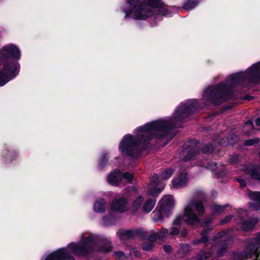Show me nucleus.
<instances>
[{"label": "nucleus", "instance_id": "11", "mask_svg": "<svg viewBox=\"0 0 260 260\" xmlns=\"http://www.w3.org/2000/svg\"><path fill=\"white\" fill-rule=\"evenodd\" d=\"M111 209L119 213L127 211L129 209L127 200L122 197L114 199L111 203Z\"/></svg>", "mask_w": 260, "mask_h": 260}, {"label": "nucleus", "instance_id": "22", "mask_svg": "<svg viewBox=\"0 0 260 260\" xmlns=\"http://www.w3.org/2000/svg\"><path fill=\"white\" fill-rule=\"evenodd\" d=\"M144 202V199L142 196H138L133 201L131 208L132 212H136L142 205V203Z\"/></svg>", "mask_w": 260, "mask_h": 260}, {"label": "nucleus", "instance_id": "39", "mask_svg": "<svg viewBox=\"0 0 260 260\" xmlns=\"http://www.w3.org/2000/svg\"><path fill=\"white\" fill-rule=\"evenodd\" d=\"M187 234V229H183L181 232H180V235H181V236H185Z\"/></svg>", "mask_w": 260, "mask_h": 260}, {"label": "nucleus", "instance_id": "19", "mask_svg": "<svg viewBox=\"0 0 260 260\" xmlns=\"http://www.w3.org/2000/svg\"><path fill=\"white\" fill-rule=\"evenodd\" d=\"M107 203L104 199L100 198L95 201L93 204V211L98 213H102L106 210Z\"/></svg>", "mask_w": 260, "mask_h": 260}, {"label": "nucleus", "instance_id": "14", "mask_svg": "<svg viewBox=\"0 0 260 260\" xmlns=\"http://www.w3.org/2000/svg\"><path fill=\"white\" fill-rule=\"evenodd\" d=\"M188 179L186 172L180 173L178 177L174 178L172 181V185L174 188H178L185 186L188 183Z\"/></svg>", "mask_w": 260, "mask_h": 260}, {"label": "nucleus", "instance_id": "16", "mask_svg": "<svg viewBox=\"0 0 260 260\" xmlns=\"http://www.w3.org/2000/svg\"><path fill=\"white\" fill-rule=\"evenodd\" d=\"M237 223L241 224V228L245 231H248L254 227L258 222V219L256 217L250 218L248 220L244 221L241 217L234 218Z\"/></svg>", "mask_w": 260, "mask_h": 260}, {"label": "nucleus", "instance_id": "26", "mask_svg": "<svg viewBox=\"0 0 260 260\" xmlns=\"http://www.w3.org/2000/svg\"><path fill=\"white\" fill-rule=\"evenodd\" d=\"M199 2V0H185L183 3V8L190 10L195 8Z\"/></svg>", "mask_w": 260, "mask_h": 260}, {"label": "nucleus", "instance_id": "37", "mask_svg": "<svg viewBox=\"0 0 260 260\" xmlns=\"http://www.w3.org/2000/svg\"><path fill=\"white\" fill-rule=\"evenodd\" d=\"M237 180L241 187H244L246 185V182L244 180L241 178H238Z\"/></svg>", "mask_w": 260, "mask_h": 260}, {"label": "nucleus", "instance_id": "41", "mask_svg": "<svg viewBox=\"0 0 260 260\" xmlns=\"http://www.w3.org/2000/svg\"><path fill=\"white\" fill-rule=\"evenodd\" d=\"M255 122H256V124L257 126L260 125V117L257 118V119L256 120Z\"/></svg>", "mask_w": 260, "mask_h": 260}, {"label": "nucleus", "instance_id": "9", "mask_svg": "<svg viewBox=\"0 0 260 260\" xmlns=\"http://www.w3.org/2000/svg\"><path fill=\"white\" fill-rule=\"evenodd\" d=\"M133 179V174L124 173L122 174L119 170H115L111 172L107 176L108 183L113 186H117L124 181L126 182H131Z\"/></svg>", "mask_w": 260, "mask_h": 260}, {"label": "nucleus", "instance_id": "4", "mask_svg": "<svg viewBox=\"0 0 260 260\" xmlns=\"http://www.w3.org/2000/svg\"><path fill=\"white\" fill-rule=\"evenodd\" d=\"M20 57V50L14 44L5 45L0 49V86L18 75L20 69L18 60Z\"/></svg>", "mask_w": 260, "mask_h": 260}, {"label": "nucleus", "instance_id": "35", "mask_svg": "<svg viewBox=\"0 0 260 260\" xmlns=\"http://www.w3.org/2000/svg\"><path fill=\"white\" fill-rule=\"evenodd\" d=\"M114 256L116 260L123 259L125 256L124 253L121 251H117L114 253Z\"/></svg>", "mask_w": 260, "mask_h": 260}, {"label": "nucleus", "instance_id": "32", "mask_svg": "<svg viewBox=\"0 0 260 260\" xmlns=\"http://www.w3.org/2000/svg\"><path fill=\"white\" fill-rule=\"evenodd\" d=\"M259 141V139L257 138H255L253 139H251L249 140H246L244 142V145L246 146H253L255 144H257Z\"/></svg>", "mask_w": 260, "mask_h": 260}, {"label": "nucleus", "instance_id": "18", "mask_svg": "<svg viewBox=\"0 0 260 260\" xmlns=\"http://www.w3.org/2000/svg\"><path fill=\"white\" fill-rule=\"evenodd\" d=\"M2 154L4 161L6 162H10L16 160L18 155L16 151L14 150L10 151L7 149H4Z\"/></svg>", "mask_w": 260, "mask_h": 260}, {"label": "nucleus", "instance_id": "5", "mask_svg": "<svg viewBox=\"0 0 260 260\" xmlns=\"http://www.w3.org/2000/svg\"><path fill=\"white\" fill-rule=\"evenodd\" d=\"M205 211L203 203L198 201L192 200L189 201L185 205L183 215H178L173 222V226L168 231V235L171 236L179 234L180 227L183 221L189 224H194L200 221V217Z\"/></svg>", "mask_w": 260, "mask_h": 260}, {"label": "nucleus", "instance_id": "30", "mask_svg": "<svg viewBox=\"0 0 260 260\" xmlns=\"http://www.w3.org/2000/svg\"><path fill=\"white\" fill-rule=\"evenodd\" d=\"M109 159V154L107 153H104L103 154L100 159V161L98 165L99 169H102L105 165L108 162Z\"/></svg>", "mask_w": 260, "mask_h": 260}, {"label": "nucleus", "instance_id": "43", "mask_svg": "<svg viewBox=\"0 0 260 260\" xmlns=\"http://www.w3.org/2000/svg\"><path fill=\"white\" fill-rule=\"evenodd\" d=\"M251 97H247V98H245V99L248 100H251Z\"/></svg>", "mask_w": 260, "mask_h": 260}, {"label": "nucleus", "instance_id": "2", "mask_svg": "<svg viewBox=\"0 0 260 260\" xmlns=\"http://www.w3.org/2000/svg\"><path fill=\"white\" fill-rule=\"evenodd\" d=\"M111 249V245L107 239L90 233H84L81 235V242L71 243L67 247L45 254L41 260H75L70 255L69 250L75 255L84 256L93 251L107 253Z\"/></svg>", "mask_w": 260, "mask_h": 260}, {"label": "nucleus", "instance_id": "6", "mask_svg": "<svg viewBox=\"0 0 260 260\" xmlns=\"http://www.w3.org/2000/svg\"><path fill=\"white\" fill-rule=\"evenodd\" d=\"M232 241L231 236L229 232H222L218 234L213 239L212 251L206 253L204 250H201L197 255V257L199 260H203L212 256L213 249H217V254L218 256H222L226 252L229 244Z\"/></svg>", "mask_w": 260, "mask_h": 260}, {"label": "nucleus", "instance_id": "42", "mask_svg": "<svg viewBox=\"0 0 260 260\" xmlns=\"http://www.w3.org/2000/svg\"><path fill=\"white\" fill-rule=\"evenodd\" d=\"M239 257H240V256H239V255H235L234 256V259H238V258H239Z\"/></svg>", "mask_w": 260, "mask_h": 260}, {"label": "nucleus", "instance_id": "12", "mask_svg": "<svg viewBox=\"0 0 260 260\" xmlns=\"http://www.w3.org/2000/svg\"><path fill=\"white\" fill-rule=\"evenodd\" d=\"M181 155L183 156V161L198 159L201 157L200 154L197 152L195 147L186 148L182 150Z\"/></svg>", "mask_w": 260, "mask_h": 260}, {"label": "nucleus", "instance_id": "38", "mask_svg": "<svg viewBox=\"0 0 260 260\" xmlns=\"http://www.w3.org/2000/svg\"><path fill=\"white\" fill-rule=\"evenodd\" d=\"M164 249L166 252L169 253L171 251L172 248L171 246L166 245H164Z\"/></svg>", "mask_w": 260, "mask_h": 260}, {"label": "nucleus", "instance_id": "7", "mask_svg": "<svg viewBox=\"0 0 260 260\" xmlns=\"http://www.w3.org/2000/svg\"><path fill=\"white\" fill-rule=\"evenodd\" d=\"M174 206V201L171 196H164L158 202V206L152 214L154 219L161 221L165 216H168L169 213Z\"/></svg>", "mask_w": 260, "mask_h": 260}, {"label": "nucleus", "instance_id": "13", "mask_svg": "<svg viewBox=\"0 0 260 260\" xmlns=\"http://www.w3.org/2000/svg\"><path fill=\"white\" fill-rule=\"evenodd\" d=\"M247 196L250 200L254 203H249V207L254 210H260V191H248Z\"/></svg>", "mask_w": 260, "mask_h": 260}, {"label": "nucleus", "instance_id": "20", "mask_svg": "<svg viewBox=\"0 0 260 260\" xmlns=\"http://www.w3.org/2000/svg\"><path fill=\"white\" fill-rule=\"evenodd\" d=\"M135 235H136L135 232L134 231H131V230H127V231L119 230L117 232V236L122 241H125L127 239H129L134 237L135 236Z\"/></svg>", "mask_w": 260, "mask_h": 260}, {"label": "nucleus", "instance_id": "46", "mask_svg": "<svg viewBox=\"0 0 260 260\" xmlns=\"http://www.w3.org/2000/svg\"><path fill=\"white\" fill-rule=\"evenodd\" d=\"M258 155H259V156L260 157V151H259V152H258Z\"/></svg>", "mask_w": 260, "mask_h": 260}, {"label": "nucleus", "instance_id": "17", "mask_svg": "<svg viewBox=\"0 0 260 260\" xmlns=\"http://www.w3.org/2000/svg\"><path fill=\"white\" fill-rule=\"evenodd\" d=\"M168 230L166 228H162L160 231L152 232L148 236V239L150 242H154L157 238L162 239L167 237Z\"/></svg>", "mask_w": 260, "mask_h": 260}, {"label": "nucleus", "instance_id": "24", "mask_svg": "<svg viewBox=\"0 0 260 260\" xmlns=\"http://www.w3.org/2000/svg\"><path fill=\"white\" fill-rule=\"evenodd\" d=\"M115 217L111 213H109L103 217L102 224L105 226L112 225L115 223Z\"/></svg>", "mask_w": 260, "mask_h": 260}, {"label": "nucleus", "instance_id": "1", "mask_svg": "<svg viewBox=\"0 0 260 260\" xmlns=\"http://www.w3.org/2000/svg\"><path fill=\"white\" fill-rule=\"evenodd\" d=\"M227 99V79L215 85L206 88L203 93V106L196 100H189L178 106L173 115L159 119L141 126L136 130V135L126 134L119 144V151L123 155L137 157L153 138L161 139L179 123L198 108L209 104L219 105Z\"/></svg>", "mask_w": 260, "mask_h": 260}, {"label": "nucleus", "instance_id": "31", "mask_svg": "<svg viewBox=\"0 0 260 260\" xmlns=\"http://www.w3.org/2000/svg\"><path fill=\"white\" fill-rule=\"evenodd\" d=\"M174 171L172 169H167L161 174V179L167 180L169 179L173 174Z\"/></svg>", "mask_w": 260, "mask_h": 260}, {"label": "nucleus", "instance_id": "27", "mask_svg": "<svg viewBox=\"0 0 260 260\" xmlns=\"http://www.w3.org/2000/svg\"><path fill=\"white\" fill-rule=\"evenodd\" d=\"M197 165L202 167L214 170L216 168V164L213 162H208L206 159L201 160L197 164Z\"/></svg>", "mask_w": 260, "mask_h": 260}, {"label": "nucleus", "instance_id": "33", "mask_svg": "<svg viewBox=\"0 0 260 260\" xmlns=\"http://www.w3.org/2000/svg\"><path fill=\"white\" fill-rule=\"evenodd\" d=\"M213 149H214V148H213L212 145H210L204 146L202 148V150L203 152H204L205 153H207L212 152L213 151Z\"/></svg>", "mask_w": 260, "mask_h": 260}, {"label": "nucleus", "instance_id": "21", "mask_svg": "<svg viewBox=\"0 0 260 260\" xmlns=\"http://www.w3.org/2000/svg\"><path fill=\"white\" fill-rule=\"evenodd\" d=\"M155 202V199L153 197L148 198L142 206L143 211L146 213L150 212L154 208Z\"/></svg>", "mask_w": 260, "mask_h": 260}, {"label": "nucleus", "instance_id": "29", "mask_svg": "<svg viewBox=\"0 0 260 260\" xmlns=\"http://www.w3.org/2000/svg\"><path fill=\"white\" fill-rule=\"evenodd\" d=\"M228 205L224 206H220L216 204H213L211 206V211L213 214H220L223 212L225 207H228Z\"/></svg>", "mask_w": 260, "mask_h": 260}, {"label": "nucleus", "instance_id": "40", "mask_svg": "<svg viewBox=\"0 0 260 260\" xmlns=\"http://www.w3.org/2000/svg\"><path fill=\"white\" fill-rule=\"evenodd\" d=\"M241 214H246V211H244V210H240V211L238 213L237 216H239Z\"/></svg>", "mask_w": 260, "mask_h": 260}, {"label": "nucleus", "instance_id": "23", "mask_svg": "<svg viewBox=\"0 0 260 260\" xmlns=\"http://www.w3.org/2000/svg\"><path fill=\"white\" fill-rule=\"evenodd\" d=\"M239 138L235 134H232L230 136V137H228L226 139H223L221 142H220V144L222 145H233L235 143L238 142Z\"/></svg>", "mask_w": 260, "mask_h": 260}, {"label": "nucleus", "instance_id": "36", "mask_svg": "<svg viewBox=\"0 0 260 260\" xmlns=\"http://www.w3.org/2000/svg\"><path fill=\"white\" fill-rule=\"evenodd\" d=\"M233 218V215H228L225 217L224 219L221 221V224H225L229 222Z\"/></svg>", "mask_w": 260, "mask_h": 260}, {"label": "nucleus", "instance_id": "28", "mask_svg": "<svg viewBox=\"0 0 260 260\" xmlns=\"http://www.w3.org/2000/svg\"><path fill=\"white\" fill-rule=\"evenodd\" d=\"M253 131V125L252 122L249 120L246 122L243 127V133L247 135H250L252 134Z\"/></svg>", "mask_w": 260, "mask_h": 260}, {"label": "nucleus", "instance_id": "15", "mask_svg": "<svg viewBox=\"0 0 260 260\" xmlns=\"http://www.w3.org/2000/svg\"><path fill=\"white\" fill-rule=\"evenodd\" d=\"M243 170L252 179L260 181V165L257 166L251 165L244 166Z\"/></svg>", "mask_w": 260, "mask_h": 260}, {"label": "nucleus", "instance_id": "25", "mask_svg": "<svg viewBox=\"0 0 260 260\" xmlns=\"http://www.w3.org/2000/svg\"><path fill=\"white\" fill-rule=\"evenodd\" d=\"M212 229V227L211 226H208L207 227H205L204 230L202 231L201 234L202 235V238L200 240H196L194 241V243L195 244H198L200 243H206L208 240V237L205 235V234L208 232V231H210Z\"/></svg>", "mask_w": 260, "mask_h": 260}, {"label": "nucleus", "instance_id": "8", "mask_svg": "<svg viewBox=\"0 0 260 260\" xmlns=\"http://www.w3.org/2000/svg\"><path fill=\"white\" fill-rule=\"evenodd\" d=\"M244 255L241 260L252 258L251 260H259L258 250L260 246V232L257 234L254 239L248 240Z\"/></svg>", "mask_w": 260, "mask_h": 260}, {"label": "nucleus", "instance_id": "45", "mask_svg": "<svg viewBox=\"0 0 260 260\" xmlns=\"http://www.w3.org/2000/svg\"><path fill=\"white\" fill-rule=\"evenodd\" d=\"M231 161H232V162H233V163H235V162H236V161H234V160H232Z\"/></svg>", "mask_w": 260, "mask_h": 260}, {"label": "nucleus", "instance_id": "10", "mask_svg": "<svg viewBox=\"0 0 260 260\" xmlns=\"http://www.w3.org/2000/svg\"><path fill=\"white\" fill-rule=\"evenodd\" d=\"M165 186L164 182L159 180L158 175L155 174L148 184V192L150 195L154 196L161 191Z\"/></svg>", "mask_w": 260, "mask_h": 260}, {"label": "nucleus", "instance_id": "3", "mask_svg": "<svg viewBox=\"0 0 260 260\" xmlns=\"http://www.w3.org/2000/svg\"><path fill=\"white\" fill-rule=\"evenodd\" d=\"M125 19L145 20L155 15L156 12L165 16H170L177 12L171 6H164L161 0H127V6L123 9Z\"/></svg>", "mask_w": 260, "mask_h": 260}, {"label": "nucleus", "instance_id": "44", "mask_svg": "<svg viewBox=\"0 0 260 260\" xmlns=\"http://www.w3.org/2000/svg\"><path fill=\"white\" fill-rule=\"evenodd\" d=\"M149 260H158L156 258H152L151 259H149Z\"/></svg>", "mask_w": 260, "mask_h": 260}, {"label": "nucleus", "instance_id": "34", "mask_svg": "<svg viewBox=\"0 0 260 260\" xmlns=\"http://www.w3.org/2000/svg\"><path fill=\"white\" fill-rule=\"evenodd\" d=\"M153 243L151 242L144 243L142 245V248L145 250H150L153 247Z\"/></svg>", "mask_w": 260, "mask_h": 260}]
</instances>
